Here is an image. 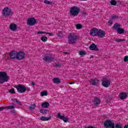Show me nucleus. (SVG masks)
Returning a JSON list of instances; mask_svg holds the SVG:
<instances>
[{
    "mask_svg": "<svg viewBox=\"0 0 128 128\" xmlns=\"http://www.w3.org/2000/svg\"><path fill=\"white\" fill-rule=\"evenodd\" d=\"M8 81V76L6 72H0V84H2L4 82Z\"/></svg>",
    "mask_w": 128,
    "mask_h": 128,
    "instance_id": "f257e3e1",
    "label": "nucleus"
},
{
    "mask_svg": "<svg viewBox=\"0 0 128 128\" xmlns=\"http://www.w3.org/2000/svg\"><path fill=\"white\" fill-rule=\"evenodd\" d=\"M80 12V9L78 6H73L70 8V13L73 16H76Z\"/></svg>",
    "mask_w": 128,
    "mask_h": 128,
    "instance_id": "f03ea898",
    "label": "nucleus"
},
{
    "mask_svg": "<svg viewBox=\"0 0 128 128\" xmlns=\"http://www.w3.org/2000/svg\"><path fill=\"white\" fill-rule=\"evenodd\" d=\"M12 14V9L8 8V7H5L2 10V16H10Z\"/></svg>",
    "mask_w": 128,
    "mask_h": 128,
    "instance_id": "7ed1b4c3",
    "label": "nucleus"
},
{
    "mask_svg": "<svg viewBox=\"0 0 128 128\" xmlns=\"http://www.w3.org/2000/svg\"><path fill=\"white\" fill-rule=\"evenodd\" d=\"M114 122L112 120H107L104 122V126L106 128H114Z\"/></svg>",
    "mask_w": 128,
    "mask_h": 128,
    "instance_id": "20e7f679",
    "label": "nucleus"
},
{
    "mask_svg": "<svg viewBox=\"0 0 128 128\" xmlns=\"http://www.w3.org/2000/svg\"><path fill=\"white\" fill-rule=\"evenodd\" d=\"M26 24L28 26H36V19L32 17L28 18L26 20Z\"/></svg>",
    "mask_w": 128,
    "mask_h": 128,
    "instance_id": "39448f33",
    "label": "nucleus"
},
{
    "mask_svg": "<svg viewBox=\"0 0 128 128\" xmlns=\"http://www.w3.org/2000/svg\"><path fill=\"white\" fill-rule=\"evenodd\" d=\"M14 87L15 88H16L18 92L20 94H24V92H25L26 90V88L24 87V85L19 84L15 86Z\"/></svg>",
    "mask_w": 128,
    "mask_h": 128,
    "instance_id": "423d86ee",
    "label": "nucleus"
},
{
    "mask_svg": "<svg viewBox=\"0 0 128 128\" xmlns=\"http://www.w3.org/2000/svg\"><path fill=\"white\" fill-rule=\"evenodd\" d=\"M26 58V53L23 52H17V58L18 60H22Z\"/></svg>",
    "mask_w": 128,
    "mask_h": 128,
    "instance_id": "0eeeda50",
    "label": "nucleus"
},
{
    "mask_svg": "<svg viewBox=\"0 0 128 128\" xmlns=\"http://www.w3.org/2000/svg\"><path fill=\"white\" fill-rule=\"evenodd\" d=\"M68 42L70 44H76V37L72 34H70L68 37Z\"/></svg>",
    "mask_w": 128,
    "mask_h": 128,
    "instance_id": "6e6552de",
    "label": "nucleus"
},
{
    "mask_svg": "<svg viewBox=\"0 0 128 128\" xmlns=\"http://www.w3.org/2000/svg\"><path fill=\"white\" fill-rule=\"evenodd\" d=\"M97 36H98V38H103L106 36V32H104V30H98Z\"/></svg>",
    "mask_w": 128,
    "mask_h": 128,
    "instance_id": "1a4fd4ad",
    "label": "nucleus"
},
{
    "mask_svg": "<svg viewBox=\"0 0 128 128\" xmlns=\"http://www.w3.org/2000/svg\"><path fill=\"white\" fill-rule=\"evenodd\" d=\"M10 56L12 60H16L18 56V52L13 50L10 52Z\"/></svg>",
    "mask_w": 128,
    "mask_h": 128,
    "instance_id": "9d476101",
    "label": "nucleus"
},
{
    "mask_svg": "<svg viewBox=\"0 0 128 128\" xmlns=\"http://www.w3.org/2000/svg\"><path fill=\"white\" fill-rule=\"evenodd\" d=\"M98 29L97 28H92L90 30V34L92 36H98Z\"/></svg>",
    "mask_w": 128,
    "mask_h": 128,
    "instance_id": "9b49d317",
    "label": "nucleus"
},
{
    "mask_svg": "<svg viewBox=\"0 0 128 128\" xmlns=\"http://www.w3.org/2000/svg\"><path fill=\"white\" fill-rule=\"evenodd\" d=\"M102 86L104 88H108L110 86V81L108 79H104L102 80Z\"/></svg>",
    "mask_w": 128,
    "mask_h": 128,
    "instance_id": "f8f14e48",
    "label": "nucleus"
},
{
    "mask_svg": "<svg viewBox=\"0 0 128 128\" xmlns=\"http://www.w3.org/2000/svg\"><path fill=\"white\" fill-rule=\"evenodd\" d=\"M57 118H60V120H62L64 122H68V118L66 117L64 115L62 116L60 115V113H58L57 115Z\"/></svg>",
    "mask_w": 128,
    "mask_h": 128,
    "instance_id": "ddd939ff",
    "label": "nucleus"
},
{
    "mask_svg": "<svg viewBox=\"0 0 128 128\" xmlns=\"http://www.w3.org/2000/svg\"><path fill=\"white\" fill-rule=\"evenodd\" d=\"M10 28L12 32H16L18 30V25L16 24L12 23L10 26Z\"/></svg>",
    "mask_w": 128,
    "mask_h": 128,
    "instance_id": "4468645a",
    "label": "nucleus"
},
{
    "mask_svg": "<svg viewBox=\"0 0 128 128\" xmlns=\"http://www.w3.org/2000/svg\"><path fill=\"white\" fill-rule=\"evenodd\" d=\"M121 27H122V25H120V24L116 23L115 24H114V25L112 27V30H116V32Z\"/></svg>",
    "mask_w": 128,
    "mask_h": 128,
    "instance_id": "2eb2a0df",
    "label": "nucleus"
},
{
    "mask_svg": "<svg viewBox=\"0 0 128 128\" xmlns=\"http://www.w3.org/2000/svg\"><path fill=\"white\" fill-rule=\"evenodd\" d=\"M37 34H38V36H40V34H49L50 36H54V34L52 33H50V32H44L42 31H38L37 32Z\"/></svg>",
    "mask_w": 128,
    "mask_h": 128,
    "instance_id": "dca6fc26",
    "label": "nucleus"
},
{
    "mask_svg": "<svg viewBox=\"0 0 128 128\" xmlns=\"http://www.w3.org/2000/svg\"><path fill=\"white\" fill-rule=\"evenodd\" d=\"M126 98H128V94L126 93L122 92L121 94H120V100H126Z\"/></svg>",
    "mask_w": 128,
    "mask_h": 128,
    "instance_id": "f3484780",
    "label": "nucleus"
},
{
    "mask_svg": "<svg viewBox=\"0 0 128 128\" xmlns=\"http://www.w3.org/2000/svg\"><path fill=\"white\" fill-rule=\"evenodd\" d=\"M52 118V116L46 117L44 116H42L40 118V120H42V122H47L48 120H50Z\"/></svg>",
    "mask_w": 128,
    "mask_h": 128,
    "instance_id": "a211bd4d",
    "label": "nucleus"
},
{
    "mask_svg": "<svg viewBox=\"0 0 128 128\" xmlns=\"http://www.w3.org/2000/svg\"><path fill=\"white\" fill-rule=\"evenodd\" d=\"M90 50H98V47H96V44H92L90 46Z\"/></svg>",
    "mask_w": 128,
    "mask_h": 128,
    "instance_id": "6ab92c4d",
    "label": "nucleus"
},
{
    "mask_svg": "<svg viewBox=\"0 0 128 128\" xmlns=\"http://www.w3.org/2000/svg\"><path fill=\"white\" fill-rule=\"evenodd\" d=\"M94 106H98V104H100V99L98 98H94Z\"/></svg>",
    "mask_w": 128,
    "mask_h": 128,
    "instance_id": "aec40b11",
    "label": "nucleus"
},
{
    "mask_svg": "<svg viewBox=\"0 0 128 128\" xmlns=\"http://www.w3.org/2000/svg\"><path fill=\"white\" fill-rule=\"evenodd\" d=\"M41 106L43 108H47L50 106V103L48 102H44L42 104Z\"/></svg>",
    "mask_w": 128,
    "mask_h": 128,
    "instance_id": "412c9836",
    "label": "nucleus"
},
{
    "mask_svg": "<svg viewBox=\"0 0 128 128\" xmlns=\"http://www.w3.org/2000/svg\"><path fill=\"white\" fill-rule=\"evenodd\" d=\"M116 32H118V34H122L124 32V30L120 27V28L118 30H116Z\"/></svg>",
    "mask_w": 128,
    "mask_h": 128,
    "instance_id": "4be33fe9",
    "label": "nucleus"
},
{
    "mask_svg": "<svg viewBox=\"0 0 128 128\" xmlns=\"http://www.w3.org/2000/svg\"><path fill=\"white\" fill-rule=\"evenodd\" d=\"M40 112L42 114H46L48 112V110L46 109H41L40 110Z\"/></svg>",
    "mask_w": 128,
    "mask_h": 128,
    "instance_id": "5701e85b",
    "label": "nucleus"
},
{
    "mask_svg": "<svg viewBox=\"0 0 128 128\" xmlns=\"http://www.w3.org/2000/svg\"><path fill=\"white\" fill-rule=\"evenodd\" d=\"M114 128H122V125L120 123L114 124Z\"/></svg>",
    "mask_w": 128,
    "mask_h": 128,
    "instance_id": "b1692460",
    "label": "nucleus"
},
{
    "mask_svg": "<svg viewBox=\"0 0 128 128\" xmlns=\"http://www.w3.org/2000/svg\"><path fill=\"white\" fill-rule=\"evenodd\" d=\"M53 82L54 84H60V80L59 78H53Z\"/></svg>",
    "mask_w": 128,
    "mask_h": 128,
    "instance_id": "393cba45",
    "label": "nucleus"
},
{
    "mask_svg": "<svg viewBox=\"0 0 128 128\" xmlns=\"http://www.w3.org/2000/svg\"><path fill=\"white\" fill-rule=\"evenodd\" d=\"M91 84H92V86H96L98 84V80H92L90 81Z\"/></svg>",
    "mask_w": 128,
    "mask_h": 128,
    "instance_id": "a878e982",
    "label": "nucleus"
},
{
    "mask_svg": "<svg viewBox=\"0 0 128 128\" xmlns=\"http://www.w3.org/2000/svg\"><path fill=\"white\" fill-rule=\"evenodd\" d=\"M40 40L43 42H48V37L46 36H42L40 38Z\"/></svg>",
    "mask_w": 128,
    "mask_h": 128,
    "instance_id": "bb28decb",
    "label": "nucleus"
},
{
    "mask_svg": "<svg viewBox=\"0 0 128 128\" xmlns=\"http://www.w3.org/2000/svg\"><path fill=\"white\" fill-rule=\"evenodd\" d=\"M75 26L77 30H82V25L81 24H76Z\"/></svg>",
    "mask_w": 128,
    "mask_h": 128,
    "instance_id": "cd10ccee",
    "label": "nucleus"
},
{
    "mask_svg": "<svg viewBox=\"0 0 128 128\" xmlns=\"http://www.w3.org/2000/svg\"><path fill=\"white\" fill-rule=\"evenodd\" d=\"M44 4H50V6H52V4H54V2L52 1H48V0H44Z\"/></svg>",
    "mask_w": 128,
    "mask_h": 128,
    "instance_id": "c85d7f7f",
    "label": "nucleus"
},
{
    "mask_svg": "<svg viewBox=\"0 0 128 128\" xmlns=\"http://www.w3.org/2000/svg\"><path fill=\"white\" fill-rule=\"evenodd\" d=\"M48 96V92L42 91L40 93V96Z\"/></svg>",
    "mask_w": 128,
    "mask_h": 128,
    "instance_id": "c756f323",
    "label": "nucleus"
},
{
    "mask_svg": "<svg viewBox=\"0 0 128 128\" xmlns=\"http://www.w3.org/2000/svg\"><path fill=\"white\" fill-rule=\"evenodd\" d=\"M79 54L81 56H86V52L84 50H81L79 52Z\"/></svg>",
    "mask_w": 128,
    "mask_h": 128,
    "instance_id": "7c9ffc66",
    "label": "nucleus"
},
{
    "mask_svg": "<svg viewBox=\"0 0 128 128\" xmlns=\"http://www.w3.org/2000/svg\"><path fill=\"white\" fill-rule=\"evenodd\" d=\"M126 40L124 39H120V38H116L115 39V42H125Z\"/></svg>",
    "mask_w": 128,
    "mask_h": 128,
    "instance_id": "2f4dec72",
    "label": "nucleus"
},
{
    "mask_svg": "<svg viewBox=\"0 0 128 128\" xmlns=\"http://www.w3.org/2000/svg\"><path fill=\"white\" fill-rule=\"evenodd\" d=\"M110 4L112 6H116V0H112L110 2Z\"/></svg>",
    "mask_w": 128,
    "mask_h": 128,
    "instance_id": "473e14b6",
    "label": "nucleus"
},
{
    "mask_svg": "<svg viewBox=\"0 0 128 128\" xmlns=\"http://www.w3.org/2000/svg\"><path fill=\"white\" fill-rule=\"evenodd\" d=\"M52 58L48 57V56H45L43 59L44 60H46L47 62H48L50 60H51Z\"/></svg>",
    "mask_w": 128,
    "mask_h": 128,
    "instance_id": "72a5a7b5",
    "label": "nucleus"
},
{
    "mask_svg": "<svg viewBox=\"0 0 128 128\" xmlns=\"http://www.w3.org/2000/svg\"><path fill=\"white\" fill-rule=\"evenodd\" d=\"M35 108H36V104H34L31 105L29 107L30 110H34Z\"/></svg>",
    "mask_w": 128,
    "mask_h": 128,
    "instance_id": "f704fd0d",
    "label": "nucleus"
},
{
    "mask_svg": "<svg viewBox=\"0 0 128 128\" xmlns=\"http://www.w3.org/2000/svg\"><path fill=\"white\" fill-rule=\"evenodd\" d=\"M15 108L16 107L13 106H6V108H7L8 110H14V108Z\"/></svg>",
    "mask_w": 128,
    "mask_h": 128,
    "instance_id": "c9c22d12",
    "label": "nucleus"
},
{
    "mask_svg": "<svg viewBox=\"0 0 128 128\" xmlns=\"http://www.w3.org/2000/svg\"><path fill=\"white\" fill-rule=\"evenodd\" d=\"M12 102H16L17 104H21L20 102L18 100L16 99H12Z\"/></svg>",
    "mask_w": 128,
    "mask_h": 128,
    "instance_id": "e433bc0d",
    "label": "nucleus"
},
{
    "mask_svg": "<svg viewBox=\"0 0 128 128\" xmlns=\"http://www.w3.org/2000/svg\"><path fill=\"white\" fill-rule=\"evenodd\" d=\"M118 18V17L116 15H114H114L112 16V20H117V18Z\"/></svg>",
    "mask_w": 128,
    "mask_h": 128,
    "instance_id": "4c0bfd02",
    "label": "nucleus"
},
{
    "mask_svg": "<svg viewBox=\"0 0 128 128\" xmlns=\"http://www.w3.org/2000/svg\"><path fill=\"white\" fill-rule=\"evenodd\" d=\"M124 60V62H128V56H125Z\"/></svg>",
    "mask_w": 128,
    "mask_h": 128,
    "instance_id": "58836bf2",
    "label": "nucleus"
},
{
    "mask_svg": "<svg viewBox=\"0 0 128 128\" xmlns=\"http://www.w3.org/2000/svg\"><path fill=\"white\" fill-rule=\"evenodd\" d=\"M9 92H10V94H16V92H14V89H10L9 90Z\"/></svg>",
    "mask_w": 128,
    "mask_h": 128,
    "instance_id": "ea45409f",
    "label": "nucleus"
},
{
    "mask_svg": "<svg viewBox=\"0 0 128 128\" xmlns=\"http://www.w3.org/2000/svg\"><path fill=\"white\" fill-rule=\"evenodd\" d=\"M108 24L109 26H112V24H114V22H112V20H110L108 22Z\"/></svg>",
    "mask_w": 128,
    "mask_h": 128,
    "instance_id": "a19ab883",
    "label": "nucleus"
},
{
    "mask_svg": "<svg viewBox=\"0 0 128 128\" xmlns=\"http://www.w3.org/2000/svg\"><path fill=\"white\" fill-rule=\"evenodd\" d=\"M6 108V106L0 108V112H2V110H4Z\"/></svg>",
    "mask_w": 128,
    "mask_h": 128,
    "instance_id": "79ce46f5",
    "label": "nucleus"
},
{
    "mask_svg": "<svg viewBox=\"0 0 128 128\" xmlns=\"http://www.w3.org/2000/svg\"><path fill=\"white\" fill-rule=\"evenodd\" d=\"M26 90H27V92H30V88H26Z\"/></svg>",
    "mask_w": 128,
    "mask_h": 128,
    "instance_id": "37998d69",
    "label": "nucleus"
},
{
    "mask_svg": "<svg viewBox=\"0 0 128 128\" xmlns=\"http://www.w3.org/2000/svg\"><path fill=\"white\" fill-rule=\"evenodd\" d=\"M124 128H128V125H126Z\"/></svg>",
    "mask_w": 128,
    "mask_h": 128,
    "instance_id": "c03bdc74",
    "label": "nucleus"
},
{
    "mask_svg": "<svg viewBox=\"0 0 128 128\" xmlns=\"http://www.w3.org/2000/svg\"><path fill=\"white\" fill-rule=\"evenodd\" d=\"M32 86H34L36 84H34V82H32Z\"/></svg>",
    "mask_w": 128,
    "mask_h": 128,
    "instance_id": "a18cd8bd",
    "label": "nucleus"
},
{
    "mask_svg": "<svg viewBox=\"0 0 128 128\" xmlns=\"http://www.w3.org/2000/svg\"><path fill=\"white\" fill-rule=\"evenodd\" d=\"M56 66H60V65L59 64H56Z\"/></svg>",
    "mask_w": 128,
    "mask_h": 128,
    "instance_id": "49530a36",
    "label": "nucleus"
},
{
    "mask_svg": "<svg viewBox=\"0 0 128 128\" xmlns=\"http://www.w3.org/2000/svg\"><path fill=\"white\" fill-rule=\"evenodd\" d=\"M69 84H74V82H70L69 83Z\"/></svg>",
    "mask_w": 128,
    "mask_h": 128,
    "instance_id": "de8ad7c7",
    "label": "nucleus"
}]
</instances>
